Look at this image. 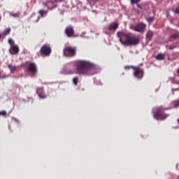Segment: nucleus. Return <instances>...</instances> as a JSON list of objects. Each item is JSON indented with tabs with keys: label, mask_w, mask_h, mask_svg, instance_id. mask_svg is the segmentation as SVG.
Here are the masks:
<instances>
[{
	"label": "nucleus",
	"mask_w": 179,
	"mask_h": 179,
	"mask_svg": "<svg viewBox=\"0 0 179 179\" xmlns=\"http://www.w3.org/2000/svg\"><path fill=\"white\" fill-rule=\"evenodd\" d=\"M65 33L66 34V36H68V37H72V36H73V28L69 27H67L65 30Z\"/></svg>",
	"instance_id": "nucleus-11"
},
{
	"label": "nucleus",
	"mask_w": 179,
	"mask_h": 179,
	"mask_svg": "<svg viewBox=\"0 0 179 179\" xmlns=\"http://www.w3.org/2000/svg\"><path fill=\"white\" fill-rule=\"evenodd\" d=\"M130 29L134 31H137L138 33H143L145 31V29H146V24L140 22L136 24L135 26H130Z\"/></svg>",
	"instance_id": "nucleus-4"
},
{
	"label": "nucleus",
	"mask_w": 179,
	"mask_h": 179,
	"mask_svg": "<svg viewBox=\"0 0 179 179\" xmlns=\"http://www.w3.org/2000/svg\"><path fill=\"white\" fill-rule=\"evenodd\" d=\"M64 54L66 57H73L76 54V49L72 47H67L64 48Z\"/></svg>",
	"instance_id": "nucleus-5"
},
{
	"label": "nucleus",
	"mask_w": 179,
	"mask_h": 179,
	"mask_svg": "<svg viewBox=\"0 0 179 179\" xmlns=\"http://www.w3.org/2000/svg\"><path fill=\"white\" fill-rule=\"evenodd\" d=\"M41 92H43V89L39 88V89L37 90L36 93H37V94H38V96L41 99H45V96L44 94H43L41 93Z\"/></svg>",
	"instance_id": "nucleus-13"
},
{
	"label": "nucleus",
	"mask_w": 179,
	"mask_h": 179,
	"mask_svg": "<svg viewBox=\"0 0 179 179\" xmlns=\"http://www.w3.org/2000/svg\"><path fill=\"white\" fill-rule=\"evenodd\" d=\"M93 64L87 61H79L77 64V72L79 73V75H87L89 69H91V68H93Z\"/></svg>",
	"instance_id": "nucleus-2"
},
{
	"label": "nucleus",
	"mask_w": 179,
	"mask_h": 179,
	"mask_svg": "<svg viewBox=\"0 0 179 179\" xmlns=\"http://www.w3.org/2000/svg\"><path fill=\"white\" fill-rule=\"evenodd\" d=\"M78 77H76L73 79V84L76 86L78 85Z\"/></svg>",
	"instance_id": "nucleus-18"
},
{
	"label": "nucleus",
	"mask_w": 179,
	"mask_h": 179,
	"mask_svg": "<svg viewBox=\"0 0 179 179\" xmlns=\"http://www.w3.org/2000/svg\"><path fill=\"white\" fill-rule=\"evenodd\" d=\"M175 13H177V15H179V7H177L176 8Z\"/></svg>",
	"instance_id": "nucleus-25"
},
{
	"label": "nucleus",
	"mask_w": 179,
	"mask_h": 179,
	"mask_svg": "<svg viewBox=\"0 0 179 179\" xmlns=\"http://www.w3.org/2000/svg\"><path fill=\"white\" fill-rule=\"evenodd\" d=\"M19 13H15V14H10V16H13V17H19Z\"/></svg>",
	"instance_id": "nucleus-23"
},
{
	"label": "nucleus",
	"mask_w": 179,
	"mask_h": 179,
	"mask_svg": "<svg viewBox=\"0 0 179 179\" xmlns=\"http://www.w3.org/2000/svg\"><path fill=\"white\" fill-rule=\"evenodd\" d=\"M12 120H14L16 122H19V120L15 117H12Z\"/></svg>",
	"instance_id": "nucleus-27"
},
{
	"label": "nucleus",
	"mask_w": 179,
	"mask_h": 179,
	"mask_svg": "<svg viewBox=\"0 0 179 179\" xmlns=\"http://www.w3.org/2000/svg\"><path fill=\"white\" fill-rule=\"evenodd\" d=\"M178 83V85H179V83Z\"/></svg>",
	"instance_id": "nucleus-33"
},
{
	"label": "nucleus",
	"mask_w": 179,
	"mask_h": 179,
	"mask_svg": "<svg viewBox=\"0 0 179 179\" xmlns=\"http://www.w3.org/2000/svg\"><path fill=\"white\" fill-rule=\"evenodd\" d=\"M118 23L113 22L110 24H109L106 28H105L104 31L107 34L106 31V30H109L110 31H115V30H117L118 29Z\"/></svg>",
	"instance_id": "nucleus-9"
},
{
	"label": "nucleus",
	"mask_w": 179,
	"mask_h": 179,
	"mask_svg": "<svg viewBox=\"0 0 179 179\" xmlns=\"http://www.w3.org/2000/svg\"><path fill=\"white\" fill-rule=\"evenodd\" d=\"M129 66H125V69H128Z\"/></svg>",
	"instance_id": "nucleus-30"
},
{
	"label": "nucleus",
	"mask_w": 179,
	"mask_h": 179,
	"mask_svg": "<svg viewBox=\"0 0 179 179\" xmlns=\"http://www.w3.org/2000/svg\"><path fill=\"white\" fill-rule=\"evenodd\" d=\"M131 3H138V2H141V0H130Z\"/></svg>",
	"instance_id": "nucleus-22"
},
{
	"label": "nucleus",
	"mask_w": 179,
	"mask_h": 179,
	"mask_svg": "<svg viewBox=\"0 0 179 179\" xmlns=\"http://www.w3.org/2000/svg\"><path fill=\"white\" fill-rule=\"evenodd\" d=\"M41 52L42 54H43V55H50V54H51V47H50L48 45H44L41 48Z\"/></svg>",
	"instance_id": "nucleus-7"
},
{
	"label": "nucleus",
	"mask_w": 179,
	"mask_h": 179,
	"mask_svg": "<svg viewBox=\"0 0 179 179\" xmlns=\"http://www.w3.org/2000/svg\"><path fill=\"white\" fill-rule=\"evenodd\" d=\"M157 59H159V60H162V59H164V54H158L156 57Z\"/></svg>",
	"instance_id": "nucleus-15"
},
{
	"label": "nucleus",
	"mask_w": 179,
	"mask_h": 179,
	"mask_svg": "<svg viewBox=\"0 0 179 179\" xmlns=\"http://www.w3.org/2000/svg\"><path fill=\"white\" fill-rule=\"evenodd\" d=\"M170 108H168L165 109L162 106L153 108L154 118H155V120H160V121H162L163 120H166V118H167V117H169V115L163 114V111H164L166 110H170Z\"/></svg>",
	"instance_id": "nucleus-3"
},
{
	"label": "nucleus",
	"mask_w": 179,
	"mask_h": 179,
	"mask_svg": "<svg viewBox=\"0 0 179 179\" xmlns=\"http://www.w3.org/2000/svg\"><path fill=\"white\" fill-rule=\"evenodd\" d=\"M117 37L121 44L124 45V47L138 45L141 43V37L125 31L117 32Z\"/></svg>",
	"instance_id": "nucleus-1"
},
{
	"label": "nucleus",
	"mask_w": 179,
	"mask_h": 179,
	"mask_svg": "<svg viewBox=\"0 0 179 179\" xmlns=\"http://www.w3.org/2000/svg\"><path fill=\"white\" fill-rule=\"evenodd\" d=\"M153 31H148L147 32V34H146V39L148 41H150V40H152V37H153Z\"/></svg>",
	"instance_id": "nucleus-12"
},
{
	"label": "nucleus",
	"mask_w": 179,
	"mask_h": 179,
	"mask_svg": "<svg viewBox=\"0 0 179 179\" xmlns=\"http://www.w3.org/2000/svg\"><path fill=\"white\" fill-rule=\"evenodd\" d=\"M134 76L135 78H137V79H142L143 78V69L136 68L134 70Z\"/></svg>",
	"instance_id": "nucleus-8"
},
{
	"label": "nucleus",
	"mask_w": 179,
	"mask_h": 179,
	"mask_svg": "<svg viewBox=\"0 0 179 179\" xmlns=\"http://www.w3.org/2000/svg\"><path fill=\"white\" fill-rule=\"evenodd\" d=\"M8 43L11 45H15V41L13 39H9L8 40Z\"/></svg>",
	"instance_id": "nucleus-19"
},
{
	"label": "nucleus",
	"mask_w": 179,
	"mask_h": 179,
	"mask_svg": "<svg viewBox=\"0 0 179 179\" xmlns=\"http://www.w3.org/2000/svg\"><path fill=\"white\" fill-rule=\"evenodd\" d=\"M9 33H10V28L6 29L4 31L5 36H6V34H9Z\"/></svg>",
	"instance_id": "nucleus-20"
},
{
	"label": "nucleus",
	"mask_w": 179,
	"mask_h": 179,
	"mask_svg": "<svg viewBox=\"0 0 179 179\" xmlns=\"http://www.w3.org/2000/svg\"><path fill=\"white\" fill-rule=\"evenodd\" d=\"M53 8H57V6H55Z\"/></svg>",
	"instance_id": "nucleus-31"
},
{
	"label": "nucleus",
	"mask_w": 179,
	"mask_h": 179,
	"mask_svg": "<svg viewBox=\"0 0 179 179\" xmlns=\"http://www.w3.org/2000/svg\"><path fill=\"white\" fill-rule=\"evenodd\" d=\"M1 115H3V117H6L8 115V113H6V111H1Z\"/></svg>",
	"instance_id": "nucleus-21"
},
{
	"label": "nucleus",
	"mask_w": 179,
	"mask_h": 179,
	"mask_svg": "<svg viewBox=\"0 0 179 179\" xmlns=\"http://www.w3.org/2000/svg\"><path fill=\"white\" fill-rule=\"evenodd\" d=\"M173 104V106L177 108V107H179V99L174 101L173 102H172Z\"/></svg>",
	"instance_id": "nucleus-16"
},
{
	"label": "nucleus",
	"mask_w": 179,
	"mask_h": 179,
	"mask_svg": "<svg viewBox=\"0 0 179 179\" xmlns=\"http://www.w3.org/2000/svg\"><path fill=\"white\" fill-rule=\"evenodd\" d=\"M137 6H138V8H139L140 9H143V8L141 7V4H137Z\"/></svg>",
	"instance_id": "nucleus-28"
},
{
	"label": "nucleus",
	"mask_w": 179,
	"mask_h": 179,
	"mask_svg": "<svg viewBox=\"0 0 179 179\" xmlns=\"http://www.w3.org/2000/svg\"><path fill=\"white\" fill-rule=\"evenodd\" d=\"M19 51H20L19 46H17V45H13L12 46H10V52L13 55H16V54H19Z\"/></svg>",
	"instance_id": "nucleus-10"
},
{
	"label": "nucleus",
	"mask_w": 179,
	"mask_h": 179,
	"mask_svg": "<svg viewBox=\"0 0 179 179\" xmlns=\"http://www.w3.org/2000/svg\"><path fill=\"white\" fill-rule=\"evenodd\" d=\"M27 72H29V73L32 76L36 75V73H37V66H36V64L28 63Z\"/></svg>",
	"instance_id": "nucleus-6"
},
{
	"label": "nucleus",
	"mask_w": 179,
	"mask_h": 179,
	"mask_svg": "<svg viewBox=\"0 0 179 179\" xmlns=\"http://www.w3.org/2000/svg\"><path fill=\"white\" fill-rule=\"evenodd\" d=\"M39 13L41 15V16H45V15H47V11H44L43 10L39 11Z\"/></svg>",
	"instance_id": "nucleus-17"
},
{
	"label": "nucleus",
	"mask_w": 179,
	"mask_h": 179,
	"mask_svg": "<svg viewBox=\"0 0 179 179\" xmlns=\"http://www.w3.org/2000/svg\"><path fill=\"white\" fill-rule=\"evenodd\" d=\"M8 68L10 71V72H15L16 69H17V67L13 64H8Z\"/></svg>",
	"instance_id": "nucleus-14"
},
{
	"label": "nucleus",
	"mask_w": 179,
	"mask_h": 179,
	"mask_svg": "<svg viewBox=\"0 0 179 179\" xmlns=\"http://www.w3.org/2000/svg\"><path fill=\"white\" fill-rule=\"evenodd\" d=\"M172 38H178V34H174L172 35Z\"/></svg>",
	"instance_id": "nucleus-24"
},
{
	"label": "nucleus",
	"mask_w": 179,
	"mask_h": 179,
	"mask_svg": "<svg viewBox=\"0 0 179 179\" xmlns=\"http://www.w3.org/2000/svg\"><path fill=\"white\" fill-rule=\"evenodd\" d=\"M73 73L72 72H71V73Z\"/></svg>",
	"instance_id": "nucleus-32"
},
{
	"label": "nucleus",
	"mask_w": 179,
	"mask_h": 179,
	"mask_svg": "<svg viewBox=\"0 0 179 179\" xmlns=\"http://www.w3.org/2000/svg\"><path fill=\"white\" fill-rule=\"evenodd\" d=\"M177 90H179V88H178V89H172L173 94H174V92H177Z\"/></svg>",
	"instance_id": "nucleus-26"
},
{
	"label": "nucleus",
	"mask_w": 179,
	"mask_h": 179,
	"mask_svg": "<svg viewBox=\"0 0 179 179\" xmlns=\"http://www.w3.org/2000/svg\"><path fill=\"white\" fill-rule=\"evenodd\" d=\"M149 20H150V22H153V17H150Z\"/></svg>",
	"instance_id": "nucleus-29"
}]
</instances>
